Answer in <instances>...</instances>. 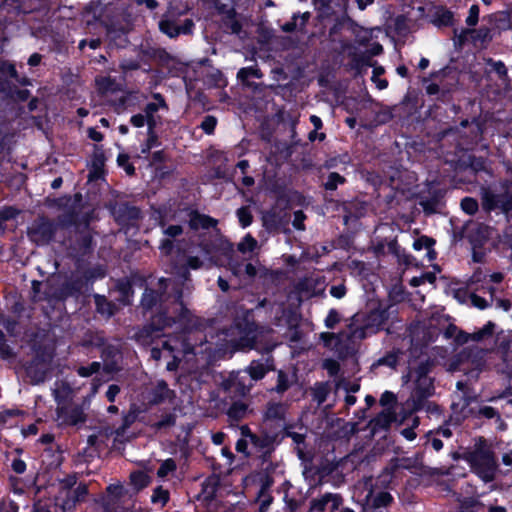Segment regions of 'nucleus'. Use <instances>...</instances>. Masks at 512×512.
I'll return each mask as SVG.
<instances>
[{
  "label": "nucleus",
  "mask_w": 512,
  "mask_h": 512,
  "mask_svg": "<svg viewBox=\"0 0 512 512\" xmlns=\"http://www.w3.org/2000/svg\"><path fill=\"white\" fill-rule=\"evenodd\" d=\"M173 277H161L147 285L140 299V310L147 322L138 331V339L148 342L164 335L167 328L184 325L191 320V311L184 302L185 293L193 288L190 269L185 264L173 267Z\"/></svg>",
  "instance_id": "f257e3e1"
},
{
  "label": "nucleus",
  "mask_w": 512,
  "mask_h": 512,
  "mask_svg": "<svg viewBox=\"0 0 512 512\" xmlns=\"http://www.w3.org/2000/svg\"><path fill=\"white\" fill-rule=\"evenodd\" d=\"M463 459L469 464L472 472L485 483L495 479L498 468L495 452L483 436L475 440L471 450L463 453Z\"/></svg>",
  "instance_id": "f03ea898"
},
{
  "label": "nucleus",
  "mask_w": 512,
  "mask_h": 512,
  "mask_svg": "<svg viewBox=\"0 0 512 512\" xmlns=\"http://www.w3.org/2000/svg\"><path fill=\"white\" fill-rule=\"evenodd\" d=\"M89 219H85L82 226L76 230H68L63 245L69 258L75 262H82L90 258L97 246L96 230L91 226Z\"/></svg>",
  "instance_id": "7ed1b4c3"
},
{
  "label": "nucleus",
  "mask_w": 512,
  "mask_h": 512,
  "mask_svg": "<svg viewBox=\"0 0 512 512\" xmlns=\"http://www.w3.org/2000/svg\"><path fill=\"white\" fill-rule=\"evenodd\" d=\"M234 326L239 337L231 340V346L236 351H248L255 349L259 325L254 320L252 311L246 310L240 317L234 320Z\"/></svg>",
  "instance_id": "20e7f679"
},
{
  "label": "nucleus",
  "mask_w": 512,
  "mask_h": 512,
  "mask_svg": "<svg viewBox=\"0 0 512 512\" xmlns=\"http://www.w3.org/2000/svg\"><path fill=\"white\" fill-rule=\"evenodd\" d=\"M41 0H3L0 4V31L19 22V17L40 8Z\"/></svg>",
  "instance_id": "39448f33"
},
{
  "label": "nucleus",
  "mask_w": 512,
  "mask_h": 512,
  "mask_svg": "<svg viewBox=\"0 0 512 512\" xmlns=\"http://www.w3.org/2000/svg\"><path fill=\"white\" fill-rule=\"evenodd\" d=\"M390 317V307H382L379 305L377 308L370 310L363 319V324L354 329V337L363 340L370 337L381 330Z\"/></svg>",
  "instance_id": "423d86ee"
},
{
  "label": "nucleus",
  "mask_w": 512,
  "mask_h": 512,
  "mask_svg": "<svg viewBox=\"0 0 512 512\" xmlns=\"http://www.w3.org/2000/svg\"><path fill=\"white\" fill-rule=\"evenodd\" d=\"M57 224L47 216H39L27 230L29 239L37 245H48L54 241Z\"/></svg>",
  "instance_id": "0eeeda50"
},
{
  "label": "nucleus",
  "mask_w": 512,
  "mask_h": 512,
  "mask_svg": "<svg viewBox=\"0 0 512 512\" xmlns=\"http://www.w3.org/2000/svg\"><path fill=\"white\" fill-rule=\"evenodd\" d=\"M48 361L44 351L37 350L33 358L25 364V374L32 385H38L46 380Z\"/></svg>",
  "instance_id": "6e6552de"
},
{
  "label": "nucleus",
  "mask_w": 512,
  "mask_h": 512,
  "mask_svg": "<svg viewBox=\"0 0 512 512\" xmlns=\"http://www.w3.org/2000/svg\"><path fill=\"white\" fill-rule=\"evenodd\" d=\"M434 379L429 377L416 378L415 387L411 393L412 412L421 411L429 397L434 393Z\"/></svg>",
  "instance_id": "1a4fd4ad"
},
{
  "label": "nucleus",
  "mask_w": 512,
  "mask_h": 512,
  "mask_svg": "<svg viewBox=\"0 0 512 512\" xmlns=\"http://www.w3.org/2000/svg\"><path fill=\"white\" fill-rule=\"evenodd\" d=\"M89 219V221L93 220V212L87 211L81 213L75 208H69L65 212L59 214L55 220V224H57V230L67 229L68 230H76V228L84 225L83 222L85 219Z\"/></svg>",
  "instance_id": "9d476101"
},
{
  "label": "nucleus",
  "mask_w": 512,
  "mask_h": 512,
  "mask_svg": "<svg viewBox=\"0 0 512 512\" xmlns=\"http://www.w3.org/2000/svg\"><path fill=\"white\" fill-rule=\"evenodd\" d=\"M343 504V497L338 493H325L320 498L310 501L309 512H336Z\"/></svg>",
  "instance_id": "9b49d317"
},
{
  "label": "nucleus",
  "mask_w": 512,
  "mask_h": 512,
  "mask_svg": "<svg viewBox=\"0 0 512 512\" xmlns=\"http://www.w3.org/2000/svg\"><path fill=\"white\" fill-rule=\"evenodd\" d=\"M115 221L123 227H134L141 218V210L128 202L121 203L114 211Z\"/></svg>",
  "instance_id": "f8f14e48"
},
{
  "label": "nucleus",
  "mask_w": 512,
  "mask_h": 512,
  "mask_svg": "<svg viewBox=\"0 0 512 512\" xmlns=\"http://www.w3.org/2000/svg\"><path fill=\"white\" fill-rule=\"evenodd\" d=\"M493 229L485 223H473L466 231V238L472 247L484 248L492 237Z\"/></svg>",
  "instance_id": "ddd939ff"
},
{
  "label": "nucleus",
  "mask_w": 512,
  "mask_h": 512,
  "mask_svg": "<svg viewBox=\"0 0 512 512\" xmlns=\"http://www.w3.org/2000/svg\"><path fill=\"white\" fill-rule=\"evenodd\" d=\"M275 370V360L272 356H269L265 359L252 360L244 372L249 375L251 380L257 382L262 380L270 371Z\"/></svg>",
  "instance_id": "4468645a"
},
{
  "label": "nucleus",
  "mask_w": 512,
  "mask_h": 512,
  "mask_svg": "<svg viewBox=\"0 0 512 512\" xmlns=\"http://www.w3.org/2000/svg\"><path fill=\"white\" fill-rule=\"evenodd\" d=\"M175 397V391L169 388L165 380H159L147 393V401L150 406L172 401Z\"/></svg>",
  "instance_id": "2eb2a0df"
},
{
  "label": "nucleus",
  "mask_w": 512,
  "mask_h": 512,
  "mask_svg": "<svg viewBox=\"0 0 512 512\" xmlns=\"http://www.w3.org/2000/svg\"><path fill=\"white\" fill-rule=\"evenodd\" d=\"M185 211L189 217L188 226L193 231H198L199 229L209 230L216 227L218 224V221L215 218L209 215L201 214L197 210L191 209L190 207H187Z\"/></svg>",
  "instance_id": "dca6fc26"
},
{
  "label": "nucleus",
  "mask_w": 512,
  "mask_h": 512,
  "mask_svg": "<svg viewBox=\"0 0 512 512\" xmlns=\"http://www.w3.org/2000/svg\"><path fill=\"white\" fill-rule=\"evenodd\" d=\"M396 421V413L391 409L382 410L369 422L373 434L381 431H388L391 424Z\"/></svg>",
  "instance_id": "f3484780"
},
{
  "label": "nucleus",
  "mask_w": 512,
  "mask_h": 512,
  "mask_svg": "<svg viewBox=\"0 0 512 512\" xmlns=\"http://www.w3.org/2000/svg\"><path fill=\"white\" fill-rule=\"evenodd\" d=\"M279 441V433L270 434L266 431H262L261 434H255L252 437L251 444L257 451L263 454H270L274 450L275 442Z\"/></svg>",
  "instance_id": "a211bd4d"
},
{
  "label": "nucleus",
  "mask_w": 512,
  "mask_h": 512,
  "mask_svg": "<svg viewBox=\"0 0 512 512\" xmlns=\"http://www.w3.org/2000/svg\"><path fill=\"white\" fill-rule=\"evenodd\" d=\"M482 208L485 212L490 213L500 206L506 209L504 203V195L495 194L489 187H481L480 189Z\"/></svg>",
  "instance_id": "6ab92c4d"
},
{
  "label": "nucleus",
  "mask_w": 512,
  "mask_h": 512,
  "mask_svg": "<svg viewBox=\"0 0 512 512\" xmlns=\"http://www.w3.org/2000/svg\"><path fill=\"white\" fill-rule=\"evenodd\" d=\"M286 406L282 402L269 401L263 413V422L272 421L284 422L286 418Z\"/></svg>",
  "instance_id": "aec40b11"
},
{
  "label": "nucleus",
  "mask_w": 512,
  "mask_h": 512,
  "mask_svg": "<svg viewBox=\"0 0 512 512\" xmlns=\"http://www.w3.org/2000/svg\"><path fill=\"white\" fill-rule=\"evenodd\" d=\"M262 222L268 232H278L286 223L284 216L275 210L266 212L262 217Z\"/></svg>",
  "instance_id": "412c9836"
},
{
  "label": "nucleus",
  "mask_w": 512,
  "mask_h": 512,
  "mask_svg": "<svg viewBox=\"0 0 512 512\" xmlns=\"http://www.w3.org/2000/svg\"><path fill=\"white\" fill-rule=\"evenodd\" d=\"M96 312L107 318L113 316L116 312V305L109 301L106 296L95 294L93 296Z\"/></svg>",
  "instance_id": "4be33fe9"
},
{
  "label": "nucleus",
  "mask_w": 512,
  "mask_h": 512,
  "mask_svg": "<svg viewBox=\"0 0 512 512\" xmlns=\"http://www.w3.org/2000/svg\"><path fill=\"white\" fill-rule=\"evenodd\" d=\"M138 413V409L133 405L127 413L123 414L121 425L114 431L116 438L125 436L127 430L136 422Z\"/></svg>",
  "instance_id": "5701e85b"
},
{
  "label": "nucleus",
  "mask_w": 512,
  "mask_h": 512,
  "mask_svg": "<svg viewBox=\"0 0 512 512\" xmlns=\"http://www.w3.org/2000/svg\"><path fill=\"white\" fill-rule=\"evenodd\" d=\"M120 353L117 346L107 343L101 350H100V357L104 361L105 367L107 371H112L114 369V366L117 363V356Z\"/></svg>",
  "instance_id": "b1692460"
},
{
  "label": "nucleus",
  "mask_w": 512,
  "mask_h": 512,
  "mask_svg": "<svg viewBox=\"0 0 512 512\" xmlns=\"http://www.w3.org/2000/svg\"><path fill=\"white\" fill-rule=\"evenodd\" d=\"M433 24L438 27H450L454 24V14L444 6H439L433 15Z\"/></svg>",
  "instance_id": "393cba45"
},
{
  "label": "nucleus",
  "mask_w": 512,
  "mask_h": 512,
  "mask_svg": "<svg viewBox=\"0 0 512 512\" xmlns=\"http://www.w3.org/2000/svg\"><path fill=\"white\" fill-rule=\"evenodd\" d=\"M86 284L87 283L83 277H78V278L72 279L70 281L65 282L62 285L61 293L65 297L77 296L82 292V290Z\"/></svg>",
  "instance_id": "a878e982"
},
{
  "label": "nucleus",
  "mask_w": 512,
  "mask_h": 512,
  "mask_svg": "<svg viewBox=\"0 0 512 512\" xmlns=\"http://www.w3.org/2000/svg\"><path fill=\"white\" fill-rule=\"evenodd\" d=\"M292 386V382L289 378V375L284 370L277 371V383L274 387L269 389L270 393L284 394L287 392Z\"/></svg>",
  "instance_id": "bb28decb"
},
{
  "label": "nucleus",
  "mask_w": 512,
  "mask_h": 512,
  "mask_svg": "<svg viewBox=\"0 0 512 512\" xmlns=\"http://www.w3.org/2000/svg\"><path fill=\"white\" fill-rule=\"evenodd\" d=\"M116 289L121 296V301L123 303H129L130 298L134 295L132 282L127 278L119 279L116 283Z\"/></svg>",
  "instance_id": "cd10ccee"
},
{
  "label": "nucleus",
  "mask_w": 512,
  "mask_h": 512,
  "mask_svg": "<svg viewBox=\"0 0 512 512\" xmlns=\"http://www.w3.org/2000/svg\"><path fill=\"white\" fill-rule=\"evenodd\" d=\"M87 420V416L84 413L81 406H74L67 413L65 423L69 426H76L80 423H84Z\"/></svg>",
  "instance_id": "c85d7f7f"
},
{
  "label": "nucleus",
  "mask_w": 512,
  "mask_h": 512,
  "mask_svg": "<svg viewBox=\"0 0 512 512\" xmlns=\"http://www.w3.org/2000/svg\"><path fill=\"white\" fill-rule=\"evenodd\" d=\"M460 512H480L485 508V505L480 500L473 497H466L460 501Z\"/></svg>",
  "instance_id": "c756f323"
},
{
  "label": "nucleus",
  "mask_w": 512,
  "mask_h": 512,
  "mask_svg": "<svg viewBox=\"0 0 512 512\" xmlns=\"http://www.w3.org/2000/svg\"><path fill=\"white\" fill-rule=\"evenodd\" d=\"M106 156L101 145H94L92 154V167L95 172H102L105 166Z\"/></svg>",
  "instance_id": "7c9ffc66"
},
{
  "label": "nucleus",
  "mask_w": 512,
  "mask_h": 512,
  "mask_svg": "<svg viewBox=\"0 0 512 512\" xmlns=\"http://www.w3.org/2000/svg\"><path fill=\"white\" fill-rule=\"evenodd\" d=\"M221 23H222V26L226 30H229L232 34L238 35L241 33V31L243 29L242 23L237 18V13L232 14L231 16L222 17Z\"/></svg>",
  "instance_id": "2f4dec72"
},
{
  "label": "nucleus",
  "mask_w": 512,
  "mask_h": 512,
  "mask_svg": "<svg viewBox=\"0 0 512 512\" xmlns=\"http://www.w3.org/2000/svg\"><path fill=\"white\" fill-rule=\"evenodd\" d=\"M130 481L137 490H142L150 484L151 478L143 471H134L130 474Z\"/></svg>",
  "instance_id": "473e14b6"
},
{
  "label": "nucleus",
  "mask_w": 512,
  "mask_h": 512,
  "mask_svg": "<svg viewBox=\"0 0 512 512\" xmlns=\"http://www.w3.org/2000/svg\"><path fill=\"white\" fill-rule=\"evenodd\" d=\"M346 182L347 180L344 176L337 172H330L326 181L323 183V187L326 191H335L339 185H343Z\"/></svg>",
  "instance_id": "72a5a7b5"
},
{
  "label": "nucleus",
  "mask_w": 512,
  "mask_h": 512,
  "mask_svg": "<svg viewBox=\"0 0 512 512\" xmlns=\"http://www.w3.org/2000/svg\"><path fill=\"white\" fill-rule=\"evenodd\" d=\"M261 77H262V72L260 71L259 68L255 67V66L243 67V68L239 69V71L237 73L238 80H240L241 83H243V84H248V80L250 78H261Z\"/></svg>",
  "instance_id": "f704fd0d"
},
{
  "label": "nucleus",
  "mask_w": 512,
  "mask_h": 512,
  "mask_svg": "<svg viewBox=\"0 0 512 512\" xmlns=\"http://www.w3.org/2000/svg\"><path fill=\"white\" fill-rule=\"evenodd\" d=\"M330 393V388L327 382H318L312 391L313 399L318 402V404H323Z\"/></svg>",
  "instance_id": "c9c22d12"
},
{
  "label": "nucleus",
  "mask_w": 512,
  "mask_h": 512,
  "mask_svg": "<svg viewBox=\"0 0 512 512\" xmlns=\"http://www.w3.org/2000/svg\"><path fill=\"white\" fill-rule=\"evenodd\" d=\"M176 420L177 416L175 413H167L163 415L159 421L151 424V428L155 431H162L175 426Z\"/></svg>",
  "instance_id": "e433bc0d"
},
{
  "label": "nucleus",
  "mask_w": 512,
  "mask_h": 512,
  "mask_svg": "<svg viewBox=\"0 0 512 512\" xmlns=\"http://www.w3.org/2000/svg\"><path fill=\"white\" fill-rule=\"evenodd\" d=\"M433 363L430 360L421 361L416 367L410 370V375L416 378L429 377Z\"/></svg>",
  "instance_id": "4c0bfd02"
},
{
  "label": "nucleus",
  "mask_w": 512,
  "mask_h": 512,
  "mask_svg": "<svg viewBox=\"0 0 512 512\" xmlns=\"http://www.w3.org/2000/svg\"><path fill=\"white\" fill-rule=\"evenodd\" d=\"M247 408V405L241 401L234 402L229 407L227 415L229 418L239 421L244 418Z\"/></svg>",
  "instance_id": "58836bf2"
},
{
  "label": "nucleus",
  "mask_w": 512,
  "mask_h": 512,
  "mask_svg": "<svg viewBox=\"0 0 512 512\" xmlns=\"http://www.w3.org/2000/svg\"><path fill=\"white\" fill-rule=\"evenodd\" d=\"M159 29L162 33L169 36L170 38H175L179 36L178 24L174 20H161L159 22Z\"/></svg>",
  "instance_id": "ea45409f"
},
{
  "label": "nucleus",
  "mask_w": 512,
  "mask_h": 512,
  "mask_svg": "<svg viewBox=\"0 0 512 512\" xmlns=\"http://www.w3.org/2000/svg\"><path fill=\"white\" fill-rule=\"evenodd\" d=\"M394 501L393 496L387 491H380L372 501V508L378 509L390 506Z\"/></svg>",
  "instance_id": "a19ab883"
},
{
  "label": "nucleus",
  "mask_w": 512,
  "mask_h": 512,
  "mask_svg": "<svg viewBox=\"0 0 512 512\" xmlns=\"http://www.w3.org/2000/svg\"><path fill=\"white\" fill-rule=\"evenodd\" d=\"M471 38L476 42L488 43L492 40L491 30L486 26H481L478 29H470Z\"/></svg>",
  "instance_id": "79ce46f5"
},
{
  "label": "nucleus",
  "mask_w": 512,
  "mask_h": 512,
  "mask_svg": "<svg viewBox=\"0 0 512 512\" xmlns=\"http://www.w3.org/2000/svg\"><path fill=\"white\" fill-rule=\"evenodd\" d=\"M236 216L242 228L249 227L253 222V215L248 206H241L236 210Z\"/></svg>",
  "instance_id": "37998d69"
},
{
  "label": "nucleus",
  "mask_w": 512,
  "mask_h": 512,
  "mask_svg": "<svg viewBox=\"0 0 512 512\" xmlns=\"http://www.w3.org/2000/svg\"><path fill=\"white\" fill-rule=\"evenodd\" d=\"M495 324L488 321L481 329L471 333L472 341L479 342L493 335Z\"/></svg>",
  "instance_id": "c03bdc74"
},
{
  "label": "nucleus",
  "mask_w": 512,
  "mask_h": 512,
  "mask_svg": "<svg viewBox=\"0 0 512 512\" xmlns=\"http://www.w3.org/2000/svg\"><path fill=\"white\" fill-rule=\"evenodd\" d=\"M460 207L464 213L473 216L478 212L479 204L475 198L466 196L461 199Z\"/></svg>",
  "instance_id": "a18cd8bd"
},
{
  "label": "nucleus",
  "mask_w": 512,
  "mask_h": 512,
  "mask_svg": "<svg viewBox=\"0 0 512 512\" xmlns=\"http://www.w3.org/2000/svg\"><path fill=\"white\" fill-rule=\"evenodd\" d=\"M170 500V493L167 489L162 486H157L152 493L151 502L154 504L160 503L165 506Z\"/></svg>",
  "instance_id": "49530a36"
},
{
  "label": "nucleus",
  "mask_w": 512,
  "mask_h": 512,
  "mask_svg": "<svg viewBox=\"0 0 512 512\" xmlns=\"http://www.w3.org/2000/svg\"><path fill=\"white\" fill-rule=\"evenodd\" d=\"M471 412L476 419H496L500 414L499 411L492 406H481L476 412H474L473 409Z\"/></svg>",
  "instance_id": "de8ad7c7"
},
{
  "label": "nucleus",
  "mask_w": 512,
  "mask_h": 512,
  "mask_svg": "<svg viewBox=\"0 0 512 512\" xmlns=\"http://www.w3.org/2000/svg\"><path fill=\"white\" fill-rule=\"evenodd\" d=\"M256 247L257 240L249 233L246 234L237 245L238 251L243 254L254 251Z\"/></svg>",
  "instance_id": "09e8293b"
},
{
  "label": "nucleus",
  "mask_w": 512,
  "mask_h": 512,
  "mask_svg": "<svg viewBox=\"0 0 512 512\" xmlns=\"http://www.w3.org/2000/svg\"><path fill=\"white\" fill-rule=\"evenodd\" d=\"M486 63L491 67V71L498 75L499 79L504 80L508 77V70L503 61H495L494 59L489 58Z\"/></svg>",
  "instance_id": "8fccbe9b"
},
{
  "label": "nucleus",
  "mask_w": 512,
  "mask_h": 512,
  "mask_svg": "<svg viewBox=\"0 0 512 512\" xmlns=\"http://www.w3.org/2000/svg\"><path fill=\"white\" fill-rule=\"evenodd\" d=\"M177 469L176 461L173 458H168L164 460L160 467L157 470V476L159 478H164L170 473H173Z\"/></svg>",
  "instance_id": "3c124183"
},
{
  "label": "nucleus",
  "mask_w": 512,
  "mask_h": 512,
  "mask_svg": "<svg viewBox=\"0 0 512 512\" xmlns=\"http://www.w3.org/2000/svg\"><path fill=\"white\" fill-rule=\"evenodd\" d=\"M398 354L394 351L387 352L384 356L380 357L375 365L377 366H387L389 368H395L398 364Z\"/></svg>",
  "instance_id": "603ef678"
},
{
  "label": "nucleus",
  "mask_w": 512,
  "mask_h": 512,
  "mask_svg": "<svg viewBox=\"0 0 512 512\" xmlns=\"http://www.w3.org/2000/svg\"><path fill=\"white\" fill-rule=\"evenodd\" d=\"M279 433V440H282L286 437L291 438L293 442L297 445L305 443V435L297 432L290 431L288 427H282Z\"/></svg>",
  "instance_id": "864d4df0"
},
{
  "label": "nucleus",
  "mask_w": 512,
  "mask_h": 512,
  "mask_svg": "<svg viewBox=\"0 0 512 512\" xmlns=\"http://www.w3.org/2000/svg\"><path fill=\"white\" fill-rule=\"evenodd\" d=\"M129 155L126 153H119L117 156V164L122 167L126 174L129 176H133L136 173L135 166L132 163H129Z\"/></svg>",
  "instance_id": "5fc2aeb1"
},
{
  "label": "nucleus",
  "mask_w": 512,
  "mask_h": 512,
  "mask_svg": "<svg viewBox=\"0 0 512 512\" xmlns=\"http://www.w3.org/2000/svg\"><path fill=\"white\" fill-rule=\"evenodd\" d=\"M100 369H101V364L99 362L94 361L87 366H80L77 369V374L80 377L86 378V377L92 376L93 374L98 373L100 371Z\"/></svg>",
  "instance_id": "6e6d98bb"
},
{
  "label": "nucleus",
  "mask_w": 512,
  "mask_h": 512,
  "mask_svg": "<svg viewBox=\"0 0 512 512\" xmlns=\"http://www.w3.org/2000/svg\"><path fill=\"white\" fill-rule=\"evenodd\" d=\"M269 190L272 194L275 195L277 199H286L287 198V188L286 185L278 180L270 183Z\"/></svg>",
  "instance_id": "4d7b16f0"
},
{
  "label": "nucleus",
  "mask_w": 512,
  "mask_h": 512,
  "mask_svg": "<svg viewBox=\"0 0 512 512\" xmlns=\"http://www.w3.org/2000/svg\"><path fill=\"white\" fill-rule=\"evenodd\" d=\"M353 243V235L349 233H342L336 239L337 247L345 251H350V249L353 246Z\"/></svg>",
  "instance_id": "13d9d810"
},
{
  "label": "nucleus",
  "mask_w": 512,
  "mask_h": 512,
  "mask_svg": "<svg viewBox=\"0 0 512 512\" xmlns=\"http://www.w3.org/2000/svg\"><path fill=\"white\" fill-rule=\"evenodd\" d=\"M0 74L8 76L14 80H18V72L15 65L7 60L1 61Z\"/></svg>",
  "instance_id": "bf43d9fd"
},
{
  "label": "nucleus",
  "mask_w": 512,
  "mask_h": 512,
  "mask_svg": "<svg viewBox=\"0 0 512 512\" xmlns=\"http://www.w3.org/2000/svg\"><path fill=\"white\" fill-rule=\"evenodd\" d=\"M157 145H159L157 133L147 132V139L141 146V153L147 155Z\"/></svg>",
  "instance_id": "052dcab7"
},
{
  "label": "nucleus",
  "mask_w": 512,
  "mask_h": 512,
  "mask_svg": "<svg viewBox=\"0 0 512 512\" xmlns=\"http://www.w3.org/2000/svg\"><path fill=\"white\" fill-rule=\"evenodd\" d=\"M426 94L428 96H436V100L444 102L448 92L440 90V87L436 83H430L425 87Z\"/></svg>",
  "instance_id": "680f3d73"
},
{
  "label": "nucleus",
  "mask_w": 512,
  "mask_h": 512,
  "mask_svg": "<svg viewBox=\"0 0 512 512\" xmlns=\"http://www.w3.org/2000/svg\"><path fill=\"white\" fill-rule=\"evenodd\" d=\"M435 244V239L426 235H422L414 240L413 248L417 251H420L422 249L430 248V246H434Z\"/></svg>",
  "instance_id": "e2e57ef3"
},
{
  "label": "nucleus",
  "mask_w": 512,
  "mask_h": 512,
  "mask_svg": "<svg viewBox=\"0 0 512 512\" xmlns=\"http://www.w3.org/2000/svg\"><path fill=\"white\" fill-rule=\"evenodd\" d=\"M20 211L14 206H5L0 210V224L15 219Z\"/></svg>",
  "instance_id": "0e129e2a"
},
{
  "label": "nucleus",
  "mask_w": 512,
  "mask_h": 512,
  "mask_svg": "<svg viewBox=\"0 0 512 512\" xmlns=\"http://www.w3.org/2000/svg\"><path fill=\"white\" fill-rule=\"evenodd\" d=\"M217 125V118L213 115H206L201 122V129L208 135L214 133Z\"/></svg>",
  "instance_id": "69168bd1"
},
{
  "label": "nucleus",
  "mask_w": 512,
  "mask_h": 512,
  "mask_svg": "<svg viewBox=\"0 0 512 512\" xmlns=\"http://www.w3.org/2000/svg\"><path fill=\"white\" fill-rule=\"evenodd\" d=\"M394 30L398 35H406L409 31L407 19L404 15H398L394 20Z\"/></svg>",
  "instance_id": "338daca9"
},
{
  "label": "nucleus",
  "mask_w": 512,
  "mask_h": 512,
  "mask_svg": "<svg viewBox=\"0 0 512 512\" xmlns=\"http://www.w3.org/2000/svg\"><path fill=\"white\" fill-rule=\"evenodd\" d=\"M421 206L426 214H434L437 212L439 199L436 196L421 201Z\"/></svg>",
  "instance_id": "774afa93"
}]
</instances>
